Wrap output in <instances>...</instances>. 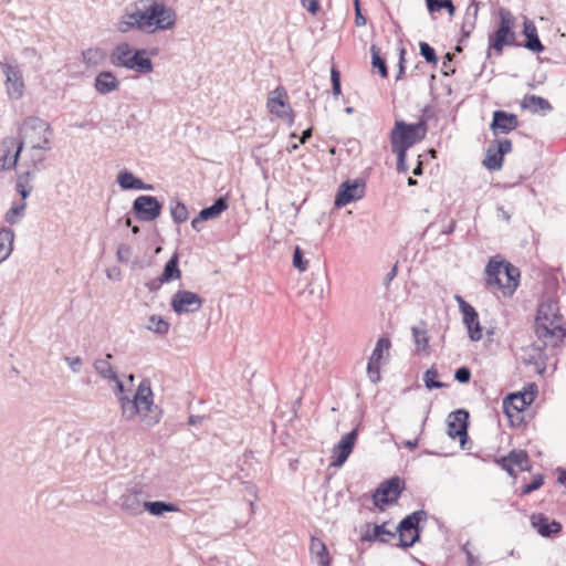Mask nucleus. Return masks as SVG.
<instances>
[{
	"label": "nucleus",
	"mask_w": 566,
	"mask_h": 566,
	"mask_svg": "<svg viewBox=\"0 0 566 566\" xmlns=\"http://www.w3.org/2000/svg\"><path fill=\"white\" fill-rule=\"evenodd\" d=\"M531 524L536 532L543 537H554L558 535L563 527L559 522L552 520L543 513H534L531 515Z\"/></svg>",
	"instance_id": "aec40b11"
},
{
	"label": "nucleus",
	"mask_w": 566,
	"mask_h": 566,
	"mask_svg": "<svg viewBox=\"0 0 566 566\" xmlns=\"http://www.w3.org/2000/svg\"><path fill=\"white\" fill-rule=\"evenodd\" d=\"M504 275L506 282L503 283L501 281V285H499L497 290L501 291L504 296H512L518 286L520 270L512 263L506 262L504 265Z\"/></svg>",
	"instance_id": "393cba45"
},
{
	"label": "nucleus",
	"mask_w": 566,
	"mask_h": 566,
	"mask_svg": "<svg viewBox=\"0 0 566 566\" xmlns=\"http://www.w3.org/2000/svg\"><path fill=\"white\" fill-rule=\"evenodd\" d=\"M65 360L74 373L80 371V367L82 365V359L80 357H65Z\"/></svg>",
	"instance_id": "774afa93"
},
{
	"label": "nucleus",
	"mask_w": 566,
	"mask_h": 566,
	"mask_svg": "<svg viewBox=\"0 0 566 566\" xmlns=\"http://www.w3.org/2000/svg\"><path fill=\"white\" fill-rule=\"evenodd\" d=\"M83 60L86 64L96 65L98 61L103 57V53L99 49H87L82 53Z\"/></svg>",
	"instance_id": "864d4df0"
},
{
	"label": "nucleus",
	"mask_w": 566,
	"mask_h": 566,
	"mask_svg": "<svg viewBox=\"0 0 566 566\" xmlns=\"http://www.w3.org/2000/svg\"><path fill=\"white\" fill-rule=\"evenodd\" d=\"M165 283L166 282H161V276L159 275L158 277L146 282L145 286L148 289L149 292L155 293L159 291L161 285Z\"/></svg>",
	"instance_id": "69168bd1"
},
{
	"label": "nucleus",
	"mask_w": 566,
	"mask_h": 566,
	"mask_svg": "<svg viewBox=\"0 0 566 566\" xmlns=\"http://www.w3.org/2000/svg\"><path fill=\"white\" fill-rule=\"evenodd\" d=\"M531 391H518L507 395L503 399V411L507 418L512 419L515 413L526 409L535 399V385H531Z\"/></svg>",
	"instance_id": "4468645a"
},
{
	"label": "nucleus",
	"mask_w": 566,
	"mask_h": 566,
	"mask_svg": "<svg viewBox=\"0 0 566 566\" xmlns=\"http://www.w3.org/2000/svg\"><path fill=\"white\" fill-rule=\"evenodd\" d=\"M460 313L462 314V319L465 327L479 319V314L472 305H470L469 307L464 306L463 311H461Z\"/></svg>",
	"instance_id": "5fc2aeb1"
},
{
	"label": "nucleus",
	"mask_w": 566,
	"mask_h": 566,
	"mask_svg": "<svg viewBox=\"0 0 566 566\" xmlns=\"http://www.w3.org/2000/svg\"><path fill=\"white\" fill-rule=\"evenodd\" d=\"M506 262L496 261L494 258L490 259L485 266V284L488 287L499 289L501 285V269H504Z\"/></svg>",
	"instance_id": "2f4dec72"
},
{
	"label": "nucleus",
	"mask_w": 566,
	"mask_h": 566,
	"mask_svg": "<svg viewBox=\"0 0 566 566\" xmlns=\"http://www.w3.org/2000/svg\"><path fill=\"white\" fill-rule=\"evenodd\" d=\"M161 210L163 203L154 196L143 195L133 202V212L139 221H154L160 216Z\"/></svg>",
	"instance_id": "f8f14e48"
},
{
	"label": "nucleus",
	"mask_w": 566,
	"mask_h": 566,
	"mask_svg": "<svg viewBox=\"0 0 566 566\" xmlns=\"http://www.w3.org/2000/svg\"><path fill=\"white\" fill-rule=\"evenodd\" d=\"M117 182L124 190H151L153 185L145 184L142 179L135 177L133 172L124 169L117 175Z\"/></svg>",
	"instance_id": "cd10ccee"
},
{
	"label": "nucleus",
	"mask_w": 566,
	"mask_h": 566,
	"mask_svg": "<svg viewBox=\"0 0 566 566\" xmlns=\"http://www.w3.org/2000/svg\"><path fill=\"white\" fill-rule=\"evenodd\" d=\"M34 178L30 172H22L18 175L15 182V190L21 196V201H25V199L30 196L33 187L30 185L31 180Z\"/></svg>",
	"instance_id": "58836bf2"
},
{
	"label": "nucleus",
	"mask_w": 566,
	"mask_h": 566,
	"mask_svg": "<svg viewBox=\"0 0 566 566\" xmlns=\"http://www.w3.org/2000/svg\"><path fill=\"white\" fill-rule=\"evenodd\" d=\"M142 492L130 491L122 495L120 506L124 511L132 515H138L143 513L144 502L142 501Z\"/></svg>",
	"instance_id": "c85d7f7f"
},
{
	"label": "nucleus",
	"mask_w": 566,
	"mask_h": 566,
	"mask_svg": "<svg viewBox=\"0 0 566 566\" xmlns=\"http://www.w3.org/2000/svg\"><path fill=\"white\" fill-rule=\"evenodd\" d=\"M144 509L154 516H160L165 513L177 512L179 510L176 504L164 501H145Z\"/></svg>",
	"instance_id": "e433bc0d"
},
{
	"label": "nucleus",
	"mask_w": 566,
	"mask_h": 566,
	"mask_svg": "<svg viewBox=\"0 0 566 566\" xmlns=\"http://www.w3.org/2000/svg\"><path fill=\"white\" fill-rule=\"evenodd\" d=\"M169 326L167 321L157 315H151L147 324V328L158 335H166L169 331Z\"/></svg>",
	"instance_id": "a18cd8bd"
},
{
	"label": "nucleus",
	"mask_w": 566,
	"mask_h": 566,
	"mask_svg": "<svg viewBox=\"0 0 566 566\" xmlns=\"http://www.w3.org/2000/svg\"><path fill=\"white\" fill-rule=\"evenodd\" d=\"M405 490V482L399 476H392L379 484L371 497L374 505L385 511L387 505L396 504Z\"/></svg>",
	"instance_id": "0eeeda50"
},
{
	"label": "nucleus",
	"mask_w": 566,
	"mask_h": 566,
	"mask_svg": "<svg viewBox=\"0 0 566 566\" xmlns=\"http://www.w3.org/2000/svg\"><path fill=\"white\" fill-rule=\"evenodd\" d=\"M439 376L438 370L434 366L429 368L424 375H423V381L427 387V389H440L447 387V384L437 380V377Z\"/></svg>",
	"instance_id": "de8ad7c7"
},
{
	"label": "nucleus",
	"mask_w": 566,
	"mask_h": 566,
	"mask_svg": "<svg viewBox=\"0 0 566 566\" xmlns=\"http://www.w3.org/2000/svg\"><path fill=\"white\" fill-rule=\"evenodd\" d=\"M293 266L300 272H305L308 268V261L304 258L302 249L296 245L293 253Z\"/></svg>",
	"instance_id": "3c124183"
},
{
	"label": "nucleus",
	"mask_w": 566,
	"mask_h": 566,
	"mask_svg": "<svg viewBox=\"0 0 566 566\" xmlns=\"http://www.w3.org/2000/svg\"><path fill=\"white\" fill-rule=\"evenodd\" d=\"M371 65L377 69L379 75L384 78L388 76V69L385 59L380 55V50L376 45H371Z\"/></svg>",
	"instance_id": "a19ab883"
},
{
	"label": "nucleus",
	"mask_w": 566,
	"mask_h": 566,
	"mask_svg": "<svg viewBox=\"0 0 566 566\" xmlns=\"http://www.w3.org/2000/svg\"><path fill=\"white\" fill-rule=\"evenodd\" d=\"M500 23L493 33L489 34V48L488 56L491 54V50L495 51L497 55H501L504 46H518L516 42V33L514 32V17L510 10L505 8L499 9Z\"/></svg>",
	"instance_id": "39448f33"
},
{
	"label": "nucleus",
	"mask_w": 566,
	"mask_h": 566,
	"mask_svg": "<svg viewBox=\"0 0 566 566\" xmlns=\"http://www.w3.org/2000/svg\"><path fill=\"white\" fill-rule=\"evenodd\" d=\"M497 463L512 476H515L514 467L520 471L531 469L528 454L524 450H512L507 455L497 460Z\"/></svg>",
	"instance_id": "6ab92c4d"
},
{
	"label": "nucleus",
	"mask_w": 566,
	"mask_h": 566,
	"mask_svg": "<svg viewBox=\"0 0 566 566\" xmlns=\"http://www.w3.org/2000/svg\"><path fill=\"white\" fill-rule=\"evenodd\" d=\"M432 115V109L427 106L422 109V115L418 123L408 124L405 120H396L390 132L391 148L408 150L415 144L424 139L428 132V120Z\"/></svg>",
	"instance_id": "7ed1b4c3"
},
{
	"label": "nucleus",
	"mask_w": 566,
	"mask_h": 566,
	"mask_svg": "<svg viewBox=\"0 0 566 566\" xmlns=\"http://www.w3.org/2000/svg\"><path fill=\"white\" fill-rule=\"evenodd\" d=\"M310 555L317 566H331L333 560L326 544L316 536H311Z\"/></svg>",
	"instance_id": "b1692460"
},
{
	"label": "nucleus",
	"mask_w": 566,
	"mask_h": 566,
	"mask_svg": "<svg viewBox=\"0 0 566 566\" xmlns=\"http://www.w3.org/2000/svg\"><path fill=\"white\" fill-rule=\"evenodd\" d=\"M161 282H172L181 277V271L179 269V254L175 252L168 262L164 266V271L160 274Z\"/></svg>",
	"instance_id": "72a5a7b5"
},
{
	"label": "nucleus",
	"mask_w": 566,
	"mask_h": 566,
	"mask_svg": "<svg viewBox=\"0 0 566 566\" xmlns=\"http://www.w3.org/2000/svg\"><path fill=\"white\" fill-rule=\"evenodd\" d=\"M205 300L197 293L178 290L174 293L170 306L177 315L191 314L201 310Z\"/></svg>",
	"instance_id": "1a4fd4ad"
},
{
	"label": "nucleus",
	"mask_w": 566,
	"mask_h": 566,
	"mask_svg": "<svg viewBox=\"0 0 566 566\" xmlns=\"http://www.w3.org/2000/svg\"><path fill=\"white\" fill-rule=\"evenodd\" d=\"M469 412L465 409L452 411L448 417V436L455 440L459 439L463 450L468 449Z\"/></svg>",
	"instance_id": "9d476101"
},
{
	"label": "nucleus",
	"mask_w": 566,
	"mask_h": 566,
	"mask_svg": "<svg viewBox=\"0 0 566 566\" xmlns=\"http://www.w3.org/2000/svg\"><path fill=\"white\" fill-rule=\"evenodd\" d=\"M170 214L175 223L180 224L188 219V209L185 203L177 201L171 206Z\"/></svg>",
	"instance_id": "09e8293b"
},
{
	"label": "nucleus",
	"mask_w": 566,
	"mask_h": 566,
	"mask_svg": "<svg viewBox=\"0 0 566 566\" xmlns=\"http://www.w3.org/2000/svg\"><path fill=\"white\" fill-rule=\"evenodd\" d=\"M420 55L426 60L427 63L437 64L438 57L434 49L427 42H420L419 44Z\"/></svg>",
	"instance_id": "603ef678"
},
{
	"label": "nucleus",
	"mask_w": 566,
	"mask_h": 566,
	"mask_svg": "<svg viewBox=\"0 0 566 566\" xmlns=\"http://www.w3.org/2000/svg\"><path fill=\"white\" fill-rule=\"evenodd\" d=\"M119 401H120L123 417L126 418L127 420H130L135 416L140 415V412L137 408L136 401L134 399H129L126 396H120Z\"/></svg>",
	"instance_id": "c03bdc74"
},
{
	"label": "nucleus",
	"mask_w": 566,
	"mask_h": 566,
	"mask_svg": "<svg viewBox=\"0 0 566 566\" xmlns=\"http://www.w3.org/2000/svg\"><path fill=\"white\" fill-rule=\"evenodd\" d=\"M396 533L386 528V523L375 525L373 534L367 536L368 541H379L381 543H388L390 538L395 537Z\"/></svg>",
	"instance_id": "37998d69"
},
{
	"label": "nucleus",
	"mask_w": 566,
	"mask_h": 566,
	"mask_svg": "<svg viewBox=\"0 0 566 566\" xmlns=\"http://www.w3.org/2000/svg\"><path fill=\"white\" fill-rule=\"evenodd\" d=\"M133 399L136 401L140 416L146 419V413L151 411L154 406L153 391L147 379L140 381Z\"/></svg>",
	"instance_id": "5701e85b"
},
{
	"label": "nucleus",
	"mask_w": 566,
	"mask_h": 566,
	"mask_svg": "<svg viewBox=\"0 0 566 566\" xmlns=\"http://www.w3.org/2000/svg\"><path fill=\"white\" fill-rule=\"evenodd\" d=\"M228 200L224 197H219L211 206L200 210V219L205 221L219 217L223 211L228 209Z\"/></svg>",
	"instance_id": "c9c22d12"
},
{
	"label": "nucleus",
	"mask_w": 566,
	"mask_h": 566,
	"mask_svg": "<svg viewBox=\"0 0 566 566\" xmlns=\"http://www.w3.org/2000/svg\"><path fill=\"white\" fill-rule=\"evenodd\" d=\"M512 142L507 138L494 139L485 151L484 167L490 171L500 170L503 166L504 156L512 151Z\"/></svg>",
	"instance_id": "ddd939ff"
},
{
	"label": "nucleus",
	"mask_w": 566,
	"mask_h": 566,
	"mask_svg": "<svg viewBox=\"0 0 566 566\" xmlns=\"http://www.w3.org/2000/svg\"><path fill=\"white\" fill-rule=\"evenodd\" d=\"M145 50H136L134 51L132 57H129V62L126 69L134 70L142 74H148L153 71V62L149 57L145 56Z\"/></svg>",
	"instance_id": "7c9ffc66"
},
{
	"label": "nucleus",
	"mask_w": 566,
	"mask_h": 566,
	"mask_svg": "<svg viewBox=\"0 0 566 566\" xmlns=\"http://www.w3.org/2000/svg\"><path fill=\"white\" fill-rule=\"evenodd\" d=\"M0 67L6 75V90L9 98L20 99L24 93V81L19 65L13 62L0 61Z\"/></svg>",
	"instance_id": "6e6552de"
},
{
	"label": "nucleus",
	"mask_w": 566,
	"mask_h": 566,
	"mask_svg": "<svg viewBox=\"0 0 566 566\" xmlns=\"http://www.w3.org/2000/svg\"><path fill=\"white\" fill-rule=\"evenodd\" d=\"M266 106L271 114L287 120L290 125L294 123V112L287 102V93L283 86H277L270 93Z\"/></svg>",
	"instance_id": "9b49d317"
},
{
	"label": "nucleus",
	"mask_w": 566,
	"mask_h": 566,
	"mask_svg": "<svg viewBox=\"0 0 566 566\" xmlns=\"http://www.w3.org/2000/svg\"><path fill=\"white\" fill-rule=\"evenodd\" d=\"M523 33L526 38L523 46L534 53H541L545 50V46L542 44L538 34L537 29L533 21L525 20L523 23Z\"/></svg>",
	"instance_id": "bb28decb"
},
{
	"label": "nucleus",
	"mask_w": 566,
	"mask_h": 566,
	"mask_svg": "<svg viewBox=\"0 0 566 566\" xmlns=\"http://www.w3.org/2000/svg\"><path fill=\"white\" fill-rule=\"evenodd\" d=\"M427 512L423 510L416 511L406 517H403L398 526L397 532L399 533V546L408 548L415 545L420 539V522L427 520Z\"/></svg>",
	"instance_id": "423d86ee"
},
{
	"label": "nucleus",
	"mask_w": 566,
	"mask_h": 566,
	"mask_svg": "<svg viewBox=\"0 0 566 566\" xmlns=\"http://www.w3.org/2000/svg\"><path fill=\"white\" fill-rule=\"evenodd\" d=\"M132 248L126 243H120L117 248L116 255L120 263H128L132 256Z\"/></svg>",
	"instance_id": "4d7b16f0"
},
{
	"label": "nucleus",
	"mask_w": 566,
	"mask_h": 566,
	"mask_svg": "<svg viewBox=\"0 0 566 566\" xmlns=\"http://www.w3.org/2000/svg\"><path fill=\"white\" fill-rule=\"evenodd\" d=\"M453 59H454V55L450 52H448L444 55V60L442 62V69H441L443 75L449 76L454 73V69L451 66Z\"/></svg>",
	"instance_id": "e2e57ef3"
},
{
	"label": "nucleus",
	"mask_w": 566,
	"mask_h": 566,
	"mask_svg": "<svg viewBox=\"0 0 566 566\" xmlns=\"http://www.w3.org/2000/svg\"><path fill=\"white\" fill-rule=\"evenodd\" d=\"M355 6V24L357 27H364L367 23L366 17L361 13L359 0H354Z\"/></svg>",
	"instance_id": "0e129e2a"
},
{
	"label": "nucleus",
	"mask_w": 566,
	"mask_h": 566,
	"mask_svg": "<svg viewBox=\"0 0 566 566\" xmlns=\"http://www.w3.org/2000/svg\"><path fill=\"white\" fill-rule=\"evenodd\" d=\"M390 346H391V343H390L389 338L380 337L376 343V346L371 353V356L369 357V360L376 361V363H381V359L384 358V353L386 352L387 355H389Z\"/></svg>",
	"instance_id": "79ce46f5"
},
{
	"label": "nucleus",
	"mask_w": 566,
	"mask_h": 566,
	"mask_svg": "<svg viewBox=\"0 0 566 566\" xmlns=\"http://www.w3.org/2000/svg\"><path fill=\"white\" fill-rule=\"evenodd\" d=\"M51 150V148L42 146H36L35 148L29 147L23 157V165L27 166V170L24 172H30L35 176V174L45 169V151Z\"/></svg>",
	"instance_id": "412c9836"
},
{
	"label": "nucleus",
	"mask_w": 566,
	"mask_h": 566,
	"mask_svg": "<svg viewBox=\"0 0 566 566\" xmlns=\"http://www.w3.org/2000/svg\"><path fill=\"white\" fill-rule=\"evenodd\" d=\"M535 333L545 347L559 346L566 336L557 301L547 298L539 303L535 318Z\"/></svg>",
	"instance_id": "f03ea898"
},
{
	"label": "nucleus",
	"mask_w": 566,
	"mask_h": 566,
	"mask_svg": "<svg viewBox=\"0 0 566 566\" xmlns=\"http://www.w3.org/2000/svg\"><path fill=\"white\" fill-rule=\"evenodd\" d=\"M52 128L49 123L38 116H28L18 129L17 145H21V151L25 146L35 148L43 146L51 148Z\"/></svg>",
	"instance_id": "20e7f679"
},
{
	"label": "nucleus",
	"mask_w": 566,
	"mask_h": 566,
	"mask_svg": "<svg viewBox=\"0 0 566 566\" xmlns=\"http://www.w3.org/2000/svg\"><path fill=\"white\" fill-rule=\"evenodd\" d=\"M478 12V2L475 0H472L465 10L463 21L461 24V38L459 39V43L455 46V51L459 53L462 52V43L470 38L471 33L475 29Z\"/></svg>",
	"instance_id": "4be33fe9"
},
{
	"label": "nucleus",
	"mask_w": 566,
	"mask_h": 566,
	"mask_svg": "<svg viewBox=\"0 0 566 566\" xmlns=\"http://www.w3.org/2000/svg\"><path fill=\"white\" fill-rule=\"evenodd\" d=\"M521 107L534 114L546 113L553 109L552 104L546 98L534 94H526L522 99Z\"/></svg>",
	"instance_id": "c756f323"
},
{
	"label": "nucleus",
	"mask_w": 566,
	"mask_h": 566,
	"mask_svg": "<svg viewBox=\"0 0 566 566\" xmlns=\"http://www.w3.org/2000/svg\"><path fill=\"white\" fill-rule=\"evenodd\" d=\"M391 151L397 155V169H398V171L407 172L408 166L406 164V158H407V151L408 150H401V149L391 148Z\"/></svg>",
	"instance_id": "052dcab7"
},
{
	"label": "nucleus",
	"mask_w": 566,
	"mask_h": 566,
	"mask_svg": "<svg viewBox=\"0 0 566 566\" xmlns=\"http://www.w3.org/2000/svg\"><path fill=\"white\" fill-rule=\"evenodd\" d=\"M454 379L460 384H468L471 379V370L467 366L459 367L454 373Z\"/></svg>",
	"instance_id": "680f3d73"
},
{
	"label": "nucleus",
	"mask_w": 566,
	"mask_h": 566,
	"mask_svg": "<svg viewBox=\"0 0 566 566\" xmlns=\"http://www.w3.org/2000/svg\"><path fill=\"white\" fill-rule=\"evenodd\" d=\"M518 117L506 111L497 109L492 114L490 129L493 135L509 134L518 127Z\"/></svg>",
	"instance_id": "a211bd4d"
},
{
	"label": "nucleus",
	"mask_w": 566,
	"mask_h": 566,
	"mask_svg": "<svg viewBox=\"0 0 566 566\" xmlns=\"http://www.w3.org/2000/svg\"><path fill=\"white\" fill-rule=\"evenodd\" d=\"M358 437V428L353 429L348 433L344 434L338 443L333 448V462L334 467H342L353 452L356 440Z\"/></svg>",
	"instance_id": "f3484780"
},
{
	"label": "nucleus",
	"mask_w": 566,
	"mask_h": 566,
	"mask_svg": "<svg viewBox=\"0 0 566 566\" xmlns=\"http://www.w3.org/2000/svg\"><path fill=\"white\" fill-rule=\"evenodd\" d=\"M94 87L101 95H107L118 90L119 81L111 71H102L95 77Z\"/></svg>",
	"instance_id": "a878e982"
},
{
	"label": "nucleus",
	"mask_w": 566,
	"mask_h": 566,
	"mask_svg": "<svg viewBox=\"0 0 566 566\" xmlns=\"http://www.w3.org/2000/svg\"><path fill=\"white\" fill-rule=\"evenodd\" d=\"M302 4L313 14L319 10L318 0H302Z\"/></svg>",
	"instance_id": "338daca9"
},
{
	"label": "nucleus",
	"mask_w": 566,
	"mask_h": 566,
	"mask_svg": "<svg viewBox=\"0 0 566 566\" xmlns=\"http://www.w3.org/2000/svg\"><path fill=\"white\" fill-rule=\"evenodd\" d=\"M428 11L439 12L442 9H446L450 15H453L455 12V7L452 0H426Z\"/></svg>",
	"instance_id": "49530a36"
},
{
	"label": "nucleus",
	"mask_w": 566,
	"mask_h": 566,
	"mask_svg": "<svg viewBox=\"0 0 566 566\" xmlns=\"http://www.w3.org/2000/svg\"><path fill=\"white\" fill-rule=\"evenodd\" d=\"M380 365L381 363H376L368 360L367 364V375L371 382L377 384L380 381Z\"/></svg>",
	"instance_id": "6e6d98bb"
},
{
	"label": "nucleus",
	"mask_w": 566,
	"mask_h": 566,
	"mask_svg": "<svg viewBox=\"0 0 566 566\" xmlns=\"http://www.w3.org/2000/svg\"><path fill=\"white\" fill-rule=\"evenodd\" d=\"M544 483V478L543 475L538 474L536 476L533 478L532 482L528 483V484H525L523 488H522V495H526V494H530L536 490H538Z\"/></svg>",
	"instance_id": "13d9d810"
},
{
	"label": "nucleus",
	"mask_w": 566,
	"mask_h": 566,
	"mask_svg": "<svg viewBox=\"0 0 566 566\" xmlns=\"http://www.w3.org/2000/svg\"><path fill=\"white\" fill-rule=\"evenodd\" d=\"M133 53L128 43H119L111 53V63L117 67H127Z\"/></svg>",
	"instance_id": "473e14b6"
},
{
	"label": "nucleus",
	"mask_w": 566,
	"mask_h": 566,
	"mask_svg": "<svg viewBox=\"0 0 566 566\" xmlns=\"http://www.w3.org/2000/svg\"><path fill=\"white\" fill-rule=\"evenodd\" d=\"M143 8L126 10L123 19L118 22L117 29L126 33L132 29L138 30H170L176 24V12L165 3L157 0H143Z\"/></svg>",
	"instance_id": "f257e3e1"
},
{
	"label": "nucleus",
	"mask_w": 566,
	"mask_h": 566,
	"mask_svg": "<svg viewBox=\"0 0 566 566\" xmlns=\"http://www.w3.org/2000/svg\"><path fill=\"white\" fill-rule=\"evenodd\" d=\"M366 185L361 179L346 180L338 189L335 198V206L342 208L348 203L359 200L365 196Z\"/></svg>",
	"instance_id": "2eb2a0df"
},
{
	"label": "nucleus",
	"mask_w": 566,
	"mask_h": 566,
	"mask_svg": "<svg viewBox=\"0 0 566 566\" xmlns=\"http://www.w3.org/2000/svg\"><path fill=\"white\" fill-rule=\"evenodd\" d=\"M412 337L416 345L417 352L426 350L428 347L429 338L426 329L412 327Z\"/></svg>",
	"instance_id": "8fccbe9b"
},
{
	"label": "nucleus",
	"mask_w": 566,
	"mask_h": 566,
	"mask_svg": "<svg viewBox=\"0 0 566 566\" xmlns=\"http://www.w3.org/2000/svg\"><path fill=\"white\" fill-rule=\"evenodd\" d=\"M21 153V145H17L15 138H4L0 144V171L15 168Z\"/></svg>",
	"instance_id": "dca6fc26"
},
{
	"label": "nucleus",
	"mask_w": 566,
	"mask_h": 566,
	"mask_svg": "<svg viewBox=\"0 0 566 566\" xmlns=\"http://www.w3.org/2000/svg\"><path fill=\"white\" fill-rule=\"evenodd\" d=\"M14 232L10 228H0V263L6 261L12 252Z\"/></svg>",
	"instance_id": "f704fd0d"
},
{
	"label": "nucleus",
	"mask_w": 566,
	"mask_h": 566,
	"mask_svg": "<svg viewBox=\"0 0 566 566\" xmlns=\"http://www.w3.org/2000/svg\"><path fill=\"white\" fill-rule=\"evenodd\" d=\"M25 201H14L12 207L6 212L4 220L10 226L17 224L25 214Z\"/></svg>",
	"instance_id": "4c0bfd02"
},
{
	"label": "nucleus",
	"mask_w": 566,
	"mask_h": 566,
	"mask_svg": "<svg viewBox=\"0 0 566 566\" xmlns=\"http://www.w3.org/2000/svg\"><path fill=\"white\" fill-rule=\"evenodd\" d=\"M96 373L104 379L117 380V375L114 371L111 361L107 359H96L94 361Z\"/></svg>",
	"instance_id": "ea45409f"
},
{
	"label": "nucleus",
	"mask_w": 566,
	"mask_h": 566,
	"mask_svg": "<svg viewBox=\"0 0 566 566\" xmlns=\"http://www.w3.org/2000/svg\"><path fill=\"white\" fill-rule=\"evenodd\" d=\"M467 329L472 342H479L482 338V326L479 319L467 326Z\"/></svg>",
	"instance_id": "bf43d9fd"
}]
</instances>
